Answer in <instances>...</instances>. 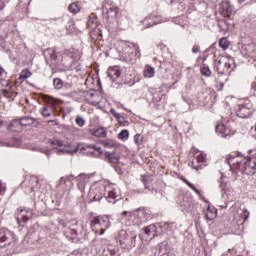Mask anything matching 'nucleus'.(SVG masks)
Returning a JSON list of instances; mask_svg holds the SVG:
<instances>
[{"label": "nucleus", "mask_w": 256, "mask_h": 256, "mask_svg": "<svg viewBox=\"0 0 256 256\" xmlns=\"http://www.w3.org/2000/svg\"><path fill=\"white\" fill-rule=\"evenodd\" d=\"M243 217H244V221H247V219H249V210L247 209L243 210Z\"/></svg>", "instance_id": "54"}, {"label": "nucleus", "mask_w": 256, "mask_h": 256, "mask_svg": "<svg viewBox=\"0 0 256 256\" xmlns=\"http://www.w3.org/2000/svg\"><path fill=\"white\" fill-rule=\"evenodd\" d=\"M110 113L113 115V117H115V119H117L120 125H123V122L125 121V117H123L120 113H118L117 110H115L114 108L110 109Z\"/></svg>", "instance_id": "29"}, {"label": "nucleus", "mask_w": 256, "mask_h": 256, "mask_svg": "<svg viewBox=\"0 0 256 256\" xmlns=\"http://www.w3.org/2000/svg\"><path fill=\"white\" fill-rule=\"evenodd\" d=\"M86 149H94V151H97L98 155H101L103 151L101 150V147H97L95 145H87L86 147H83L81 150H86Z\"/></svg>", "instance_id": "38"}, {"label": "nucleus", "mask_w": 256, "mask_h": 256, "mask_svg": "<svg viewBox=\"0 0 256 256\" xmlns=\"http://www.w3.org/2000/svg\"><path fill=\"white\" fill-rule=\"evenodd\" d=\"M97 18L95 16H89L87 20V27L91 29V31H95L97 29Z\"/></svg>", "instance_id": "26"}, {"label": "nucleus", "mask_w": 256, "mask_h": 256, "mask_svg": "<svg viewBox=\"0 0 256 256\" xmlns=\"http://www.w3.org/2000/svg\"><path fill=\"white\" fill-rule=\"evenodd\" d=\"M219 47H221L223 51H226V49H229V40H227V38L220 39Z\"/></svg>", "instance_id": "35"}, {"label": "nucleus", "mask_w": 256, "mask_h": 256, "mask_svg": "<svg viewBox=\"0 0 256 256\" xmlns=\"http://www.w3.org/2000/svg\"><path fill=\"white\" fill-rule=\"evenodd\" d=\"M53 86L54 89H67L68 87H71V84H63V80L61 78H55L53 80Z\"/></svg>", "instance_id": "24"}, {"label": "nucleus", "mask_w": 256, "mask_h": 256, "mask_svg": "<svg viewBox=\"0 0 256 256\" xmlns=\"http://www.w3.org/2000/svg\"><path fill=\"white\" fill-rule=\"evenodd\" d=\"M130 45L133 47L136 57H141V50L139 49V46L135 43H131Z\"/></svg>", "instance_id": "42"}, {"label": "nucleus", "mask_w": 256, "mask_h": 256, "mask_svg": "<svg viewBox=\"0 0 256 256\" xmlns=\"http://www.w3.org/2000/svg\"><path fill=\"white\" fill-rule=\"evenodd\" d=\"M136 211V215H138V220H140V224L147 223V221H151V210L145 208H138Z\"/></svg>", "instance_id": "12"}, {"label": "nucleus", "mask_w": 256, "mask_h": 256, "mask_svg": "<svg viewBox=\"0 0 256 256\" xmlns=\"http://www.w3.org/2000/svg\"><path fill=\"white\" fill-rule=\"evenodd\" d=\"M51 145L54 147V149H57V151H60L61 153H69L70 155H73L78 151V148L71 151L69 147L63 143V140H54L51 142Z\"/></svg>", "instance_id": "9"}, {"label": "nucleus", "mask_w": 256, "mask_h": 256, "mask_svg": "<svg viewBox=\"0 0 256 256\" xmlns=\"http://www.w3.org/2000/svg\"><path fill=\"white\" fill-rule=\"evenodd\" d=\"M25 241H27V243L30 245H33V243L37 241V234L35 232L27 233L25 236Z\"/></svg>", "instance_id": "30"}, {"label": "nucleus", "mask_w": 256, "mask_h": 256, "mask_svg": "<svg viewBox=\"0 0 256 256\" xmlns=\"http://www.w3.org/2000/svg\"><path fill=\"white\" fill-rule=\"evenodd\" d=\"M227 165L230 167V171L238 169L245 175H254L256 161L252 160L251 157L243 155L241 152H232L226 159Z\"/></svg>", "instance_id": "1"}, {"label": "nucleus", "mask_w": 256, "mask_h": 256, "mask_svg": "<svg viewBox=\"0 0 256 256\" xmlns=\"http://www.w3.org/2000/svg\"><path fill=\"white\" fill-rule=\"evenodd\" d=\"M198 100L202 103V105H207V103H209L211 100V96L207 90H201L198 93Z\"/></svg>", "instance_id": "19"}, {"label": "nucleus", "mask_w": 256, "mask_h": 256, "mask_svg": "<svg viewBox=\"0 0 256 256\" xmlns=\"http://www.w3.org/2000/svg\"><path fill=\"white\" fill-rule=\"evenodd\" d=\"M17 93L15 92H9L7 90H4V97H7V99H13V97H16Z\"/></svg>", "instance_id": "45"}, {"label": "nucleus", "mask_w": 256, "mask_h": 256, "mask_svg": "<svg viewBox=\"0 0 256 256\" xmlns=\"http://www.w3.org/2000/svg\"><path fill=\"white\" fill-rule=\"evenodd\" d=\"M5 191H7V185L0 180V195H5Z\"/></svg>", "instance_id": "48"}, {"label": "nucleus", "mask_w": 256, "mask_h": 256, "mask_svg": "<svg viewBox=\"0 0 256 256\" xmlns=\"http://www.w3.org/2000/svg\"><path fill=\"white\" fill-rule=\"evenodd\" d=\"M219 13L222 17H231L235 9L228 1L223 0L220 4Z\"/></svg>", "instance_id": "10"}, {"label": "nucleus", "mask_w": 256, "mask_h": 256, "mask_svg": "<svg viewBox=\"0 0 256 256\" xmlns=\"http://www.w3.org/2000/svg\"><path fill=\"white\" fill-rule=\"evenodd\" d=\"M117 197H119V194H117V191L110 190L108 192V195L105 197V199L106 201H108V203H115V201L117 200Z\"/></svg>", "instance_id": "27"}, {"label": "nucleus", "mask_w": 256, "mask_h": 256, "mask_svg": "<svg viewBox=\"0 0 256 256\" xmlns=\"http://www.w3.org/2000/svg\"><path fill=\"white\" fill-rule=\"evenodd\" d=\"M70 233L71 235H79V232H77L75 229L70 230Z\"/></svg>", "instance_id": "58"}, {"label": "nucleus", "mask_w": 256, "mask_h": 256, "mask_svg": "<svg viewBox=\"0 0 256 256\" xmlns=\"http://www.w3.org/2000/svg\"><path fill=\"white\" fill-rule=\"evenodd\" d=\"M200 71L204 77H211V69L206 64H202Z\"/></svg>", "instance_id": "33"}, {"label": "nucleus", "mask_w": 256, "mask_h": 256, "mask_svg": "<svg viewBox=\"0 0 256 256\" xmlns=\"http://www.w3.org/2000/svg\"><path fill=\"white\" fill-rule=\"evenodd\" d=\"M201 51V46H199L198 44H195L192 47V53H199Z\"/></svg>", "instance_id": "50"}, {"label": "nucleus", "mask_w": 256, "mask_h": 256, "mask_svg": "<svg viewBox=\"0 0 256 256\" xmlns=\"http://www.w3.org/2000/svg\"><path fill=\"white\" fill-rule=\"evenodd\" d=\"M128 84H129L130 87H133V85L135 84V81H133L132 83L129 82Z\"/></svg>", "instance_id": "63"}, {"label": "nucleus", "mask_w": 256, "mask_h": 256, "mask_svg": "<svg viewBox=\"0 0 256 256\" xmlns=\"http://www.w3.org/2000/svg\"><path fill=\"white\" fill-rule=\"evenodd\" d=\"M220 189L222 190V197L224 198V201H229L231 190L229 189V186H227V183L220 182Z\"/></svg>", "instance_id": "22"}, {"label": "nucleus", "mask_w": 256, "mask_h": 256, "mask_svg": "<svg viewBox=\"0 0 256 256\" xmlns=\"http://www.w3.org/2000/svg\"><path fill=\"white\" fill-rule=\"evenodd\" d=\"M90 134L93 135V137L105 138L107 137V129L103 127L91 129Z\"/></svg>", "instance_id": "20"}, {"label": "nucleus", "mask_w": 256, "mask_h": 256, "mask_svg": "<svg viewBox=\"0 0 256 256\" xmlns=\"http://www.w3.org/2000/svg\"><path fill=\"white\" fill-rule=\"evenodd\" d=\"M59 17L49 18L50 23H53V21H59Z\"/></svg>", "instance_id": "57"}, {"label": "nucleus", "mask_w": 256, "mask_h": 256, "mask_svg": "<svg viewBox=\"0 0 256 256\" xmlns=\"http://www.w3.org/2000/svg\"><path fill=\"white\" fill-rule=\"evenodd\" d=\"M107 75H108L110 81H113V83H115V81H117V79H119V77H121V70H119V66H114V67L108 68Z\"/></svg>", "instance_id": "15"}, {"label": "nucleus", "mask_w": 256, "mask_h": 256, "mask_svg": "<svg viewBox=\"0 0 256 256\" xmlns=\"http://www.w3.org/2000/svg\"><path fill=\"white\" fill-rule=\"evenodd\" d=\"M118 139H121V141H127L129 139V131L128 130H122L118 134Z\"/></svg>", "instance_id": "36"}, {"label": "nucleus", "mask_w": 256, "mask_h": 256, "mask_svg": "<svg viewBox=\"0 0 256 256\" xmlns=\"http://www.w3.org/2000/svg\"><path fill=\"white\" fill-rule=\"evenodd\" d=\"M191 153H193L194 158L191 161L190 167H192L194 171H201V169H203V165L207 163V154L196 148H192Z\"/></svg>", "instance_id": "6"}, {"label": "nucleus", "mask_w": 256, "mask_h": 256, "mask_svg": "<svg viewBox=\"0 0 256 256\" xmlns=\"http://www.w3.org/2000/svg\"><path fill=\"white\" fill-rule=\"evenodd\" d=\"M36 121L37 120L31 116H23L20 118V125H22V127H29Z\"/></svg>", "instance_id": "23"}, {"label": "nucleus", "mask_w": 256, "mask_h": 256, "mask_svg": "<svg viewBox=\"0 0 256 256\" xmlns=\"http://www.w3.org/2000/svg\"><path fill=\"white\" fill-rule=\"evenodd\" d=\"M41 113L43 117H51V112L49 111L48 107H43Z\"/></svg>", "instance_id": "47"}, {"label": "nucleus", "mask_w": 256, "mask_h": 256, "mask_svg": "<svg viewBox=\"0 0 256 256\" xmlns=\"http://www.w3.org/2000/svg\"><path fill=\"white\" fill-rule=\"evenodd\" d=\"M248 51H249L250 57H256V46H255V44L249 45L248 46Z\"/></svg>", "instance_id": "39"}, {"label": "nucleus", "mask_w": 256, "mask_h": 256, "mask_svg": "<svg viewBox=\"0 0 256 256\" xmlns=\"http://www.w3.org/2000/svg\"><path fill=\"white\" fill-rule=\"evenodd\" d=\"M104 256H119V253L115 250H107L104 252Z\"/></svg>", "instance_id": "46"}, {"label": "nucleus", "mask_w": 256, "mask_h": 256, "mask_svg": "<svg viewBox=\"0 0 256 256\" xmlns=\"http://www.w3.org/2000/svg\"><path fill=\"white\" fill-rule=\"evenodd\" d=\"M124 219L127 221V225H141V221L139 220V216L137 215V212H123Z\"/></svg>", "instance_id": "13"}, {"label": "nucleus", "mask_w": 256, "mask_h": 256, "mask_svg": "<svg viewBox=\"0 0 256 256\" xmlns=\"http://www.w3.org/2000/svg\"><path fill=\"white\" fill-rule=\"evenodd\" d=\"M86 155H88L89 157H97V153H95L94 151H88L86 152Z\"/></svg>", "instance_id": "56"}, {"label": "nucleus", "mask_w": 256, "mask_h": 256, "mask_svg": "<svg viewBox=\"0 0 256 256\" xmlns=\"http://www.w3.org/2000/svg\"><path fill=\"white\" fill-rule=\"evenodd\" d=\"M47 55L46 59H50V61L52 62V64H55V61H57V55L55 54V50L53 49H48L46 51Z\"/></svg>", "instance_id": "32"}, {"label": "nucleus", "mask_w": 256, "mask_h": 256, "mask_svg": "<svg viewBox=\"0 0 256 256\" xmlns=\"http://www.w3.org/2000/svg\"><path fill=\"white\" fill-rule=\"evenodd\" d=\"M31 217H32L31 211L22 209V210H18L16 213V221L18 225H21V223H27V221H29Z\"/></svg>", "instance_id": "14"}, {"label": "nucleus", "mask_w": 256, "mask_h": 256, "mask_svg": "<svg viewBox=\"0 0 256 256\" xmlns=\"http://www.w3.org/2000/svg\"><path fill=\"white\" fill-rule=\"evenodd\" d=\"M101 143L103 147H107L108 149L115 147V142H113V140H102Z\"/></svg>", "instance_id": "37"}, {"label": "nucleus", "mask_w": 256, "mask_h": 256, "mask_svg": "<svg viewBox=\"0 0 256 256\" xmlns=\"http://www.w3.org/2000/svg\"><path fill=\"white\" fill-rule=\"evenodd\" d=\"M3 127V120H0V129Z\"/></svg>", "instance_id": "64"}, {"label": "nucleus", "mask_w": 256, "mask_h": 256, "mask_svg": "<svg viewBox=\"0 0 256 256\" xmlns=\"http://www.w3.org/2000/svg\"><path fill=\"white\" fill-rule=\"evenodd\" d=\"M76 125H78V127H83L85 125V118L81 117V116H77L75 119Z\"/></svg>", "instance_id": "41"}, {"label": "nucleus", "mask_w": 256, "mask_h": 256, "mask_svg": "<svg viewBox=\"0 0 256 256\" xmlns=\"http://www.w3.org/2000/svg\"><path fill=\"white\" fill-rule=\"evenodd\" d=\"M253 112V103L249 100H244L236 107V114L240 119H247Z\"/></svg>", "instance_id": "7"}, {"label": "nucleus", "mask_w": 256, "mask_h": 256, "mask_svg": "<svg viewBox=\"0 0 256 256\" xmlns=\"http://www.w3.org/2000/svg\"><path fill=\"white\" fill-rule=\"evenodd\" d=\"M5 69H3V67L0 66V81H3V79H5Z\"/></svg>", "instance_id": "51"}, {"label": "nucleus", "mask_w": 256, "mask_h": 256, "mask_svg": "<svg viewBox=\"0 0 256 256\" xmlns=\"http://www.w3.org/2000/svg\"><path fill=\"white\" fill-rule=\"evenodd\" d=\"M143 181H144V187L146 189H151V182L149 181V179L144 178Z\"/></svg>", "instance_id": "53"}, {"label": "nucleus", "mask_w": 256, "mask_h": 256, "mask_svg": "<svg viewBox=\"0 0 256 256\" xmlns=\"http://www.w3.org/2000/svg\"><path fill=\"white\" fill-rule=\"evenodd\" d=\"M134 142L137 144V145H141L143 143V137H141V134H136L134 136Z\"/></svg>", "instance_id": "44"}, {"label": "nucleus", "mask_w": 256, "mask_h": 256, "mask_svg": "<svg viewBox=\"0 0 256 256\" xmlns=\"http://www.w3.org/2000/svg\"><path fill=\"white\" fill-rule=\"evenodd\" d=\"M118 241L123 249H133L137 245V234L120 230L118 232Z\"/></svg>", "instance_id": "4"}, {"label": "nucleus", "mask_w": 256, "mask_h": 256, "mask_svg": "<svg viewBox=\"0 0 256 256\" xmlns=\"http://www.w3.org/2000/svg\"><path fill=\"white\" fill-rule=\"evenodd\" d=\"M215 129H216V132L221 135V137L225 138L231 135V129L225 126V124H217Z\"/></svg>", "instance_id": "17"}, {"label": "nucleus", "mask_w": 256, "mask_h": 256, "mask_svg": "<svg viewBox=\"0 0 256 256\" xmlns=\"http://www.w3.org/2000/svg\"><path fill=\"white\" fill-rule=\"evenodd\" d=\"M73 175L67 176V177H62L60 179V183H67V181H71L73 179Z\"/></svg>", "instance_id": "49"}, {"label": "nucleus", "mask_w": 256, "mask_h": 256, "mask_svg": "<svg viewBox=\"0 0 256 256\" xmlns=\"http://www.w3.org/2000/svg\"><path fill=\"white\" fill-rule=\"evenodd\" d=\"M144 77H147L148 79H150L151 77H155V68L146 65L144 69Z\"/></svg>", "instance_id": "28"}, {"label": "nucleus", "mask_w": 256, "mask_h": 256, "mask_svg": "<svg viewBox=\"0 0 256 256\" xmlns=\"http://www.w3.org/2000/svg\"><path fill=\"white\" fill-rule=\"evenodd\" d=\"M215 69L220 75H226L235 70V59L230 55L221 56L215 62Z\"/></svg>", "instance_id": "2"}, {"label": "nucleus", "mask_w": 256, "mask_h": 256, "mask_svg": "<svg viewBox=\"0 0 256 256\" xmlns=\"http://www.w3.org/2000/svg\"><path fill=\"white\" fill-rule=\"evenodd\" d=\"M22 125H21V120L20 118L17 120H13L11 123H10V129L11 131H14L15 133H19V131H21L22 129Z\"/></svg>", "instance_id": "25"}, {"label": "nucleus", "mask_w": 256, "mask_h": 256, "mask_svg": "<svg viewBox=\"0 0 256 256\" xmlns=\"http://www.w3.org/2000/svg\"><path fill=\"white\" fill-rule=\"evenodd\" d=\"M78 180V189L81 193H85V187L89 181V177L85 174H80L77 178Z\"/></svg>", "instance_id": "18"}, {"label": "nucleus", "mask_w": 256, "mask_h": 256, "mask_svg": "<svg viewBox=\"0 0 256 256\" xmlns=\"http://www.w3.org/2000/svg\"><path fill=\"white\" fill-rule=\"evenodd\" d=\"M187 186L190 187V189H193L195 187V185H193V183H191V182L188 183Z\"/></svg>", "instance_id": "61"}, {"label": "nucleus", "mask_w": 256, "mask_h": 256, "mask_svg": "<svg viewBox=\"0 0 256 256\" xmlns=\"http://www.w3.org/2000/svg\"><path fill=\"white\" fill-rule=\"evenodd\" d=\"M7 3H9V0H0V11L5 9V5H7Z\"/></svg>", "instance_id": "52"}, {"label": "nucleus", "mask_w": 256, "mask_h": 256, "mask_svg": "<svg viewBox=\"0 0 256 256\" xmlns=\"http://www.w3.org/2000/svg\"><path fill=\"white\" fill-rule=\"evenodd\" d=\"M217 217V210L208 208L207 213L205 214V218L207 221H211Z\"/></svg>", "instance_id": "31"}, {"label": "nucleus", "mask_w": 256, "mask_h": 256, "mask_svg": "<svg viewBox=\"0 0 256 256\" xmlns=\"http://www.w3.org/2000/svg\"><path fill=\"white\" fill-rule=\"evenodd\" d=\"M102 13L107 15L108 19H115L119 15V7L111 2L105 1L102 6Z\"/></svg>", "instance_id": "8"}, {"label": "nucleus", "mask_w": 256, "mask_h": 256, "mask_svg": "<svg viewBox=\"0 0 256 256\" xmlns=\"http://www.w3.org/2000/svg\"><path fill=\"white\" fill-rule=\"evenodd\" d=\"M146 237H155L157 235V226L155 224L144 227L143 230Z\"/></svg>", "instance_id": "21"}, {"label": "nucleus", "mask_w": 256, "mask_h": 256, "mask_svg": "<svg viewBox=\"0 0 256 256\" xmlns=\"http://www.w3.org/2000/svg\"><path fill=\"white\" fill-rule=\"evenodd\" d=\"M224 85H225V84H223V82H220V83L216 84V89H217V91L223 90Z\"/></svg>", "instance_id": "55"}, {"label": "nucleus", "mask_w": 256, "mask_h": 256, "mask_svg": "<svg viewBox=\"0 0 256 256\" xmlns=\"http://www.w3.org/2000/svg\"><path fill=\"white\" fill-rule=\"evenodd\" d=\"M90 227L96 235H103L111 227L109 216H96L90 222Z\"/></svg>", "instance_id": "3"}, {"label": "nucleus", "mask_w": 256, "mask_h": 256, "mask_svg": "<svg viewBox=\"0 0 256 256\" xmlns=\"http://www.w3.org/2000/svg\"><path fill=\"white\" fill-rule=\"evenodd\" d=\"M218 27H220V29H222L223 31H227L229 29V25L227 24V22H225V20H222L218 23Z\"/></svg>", "instance_id": "43"}, {"label": "nucleus", "mask_w": 256, "mask_h": 256, "mask_svg": "<svg viewBox=\"0 0 256 256\" xmlns=\"http://www.w3.org/2000/svg\"><path fill=\"white\" fill-rule=\"evenodd\" d=\"M192 191H195L199 196H201V191H199V189H197L196 187H194Z\"/></svg>", "instance_id": "59"}, {"label": "nucleus", "mask_w": 256, "mask_h": 256, "mask_svg": "<svg viewBox=\"0 0 256 256\" xmlns=\"http://www.w3.org/2000/svg\"><path fill=\"white\" fill-rule=\"evenodd\" d=\"M104 161L110 163V165H117L119 163V156L115 152H105Z\"/></svg>", "instance_id": "16"}, {"label": "nucleus", "mask_w": 256, "mask_h": 256, "mask_svg": "<svg viewBox=\"0 0 256 256\" xmlns=\"http://www.w3.org/2000/svg\"><path fill=\"white\" fill-rule=\"evenodd\" d=\"M68 11L70 13H73L74 15H77V13H79L80 9H79V5H77V3H72L68 6Z\"/></svg>", "instance_id": "34"}, {"label": "nucleus", "mask_w": 256, "mask_h": 256, "mask_svg": "<svg viewBox=\"0 0 256 256\" xmlns=\"http://www.w3.org/2000/svg\"><path fill=\"white\" fill-rule=\"evenodd\" d=\"M32 73L29 70H23L20 74V79H29L31 77Z\"/></svg>", "instance_id": "40"}, {"label": "nucleus", "mask_w": 256, "mask_h": 256, "mask_svg": "<svg viewBox=\"0 0 256 256\" xmlns=\"http://www.w3.org/2000/svg\"><path fill=\"white\" fill-rule=\"evenodd\" d=\"M105 195V186H93L90 190V197H93V201H101Z\"/></svg>", "instance_id": "11"}, {"label": "nucleus", "mask_w": 256, "mask_h": 256, "mask_svg": "<svg viewBox=\"0 0 256 256\" xmlns=\"http://www.w3.org/2000/svg\"><path fill=\"white\" fill-rule=\"evenodd\" d=\"M182 181L186 184V185H189V180H187L186 178H182Z\"/></svg>", "instance_id": "60"}, {"label": "nucleus", "mask_w": 256, "mask_h": 256, "mask_svg": "<svg viewBox=\"0 0 256 256\" xmlns=\"http://www.w3.org/2000/svg\"><path fill=\"white\" fill-rule=\"evenodd\" d=\"M32 180L35 181V183H39V179H37L35 177H33Z\"/></svg>", "instance_id": "62"}, {"label": "nucleus", "mask_w": 256, "mask_h": 256, "mask_svg": "<svg viewBox=\"0 0 256 256\" xmlns=\"http://www.w3.org/2000/svg\"><path fill=\"white\" fill-rule=\"evenodd\" d=\"M17 243L18 239L15 232L7 228H0V248L15 247Z\"/></svg>", "instance_id": "5"}]
</instances>
